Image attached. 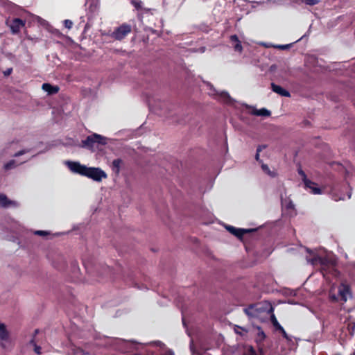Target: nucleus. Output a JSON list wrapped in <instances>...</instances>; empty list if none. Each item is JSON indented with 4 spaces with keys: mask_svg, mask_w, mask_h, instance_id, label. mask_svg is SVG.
Wrapping results in <instances>:
<instances>
[{
    "mask_svg": "<svg viewBox=\"0 0 355 355\" xmlns=\"http://www.w3.org/2000/svg\"><path fill=\"white\" fill-rule=\"evenodd\" d=\"M282 333V335L283 336L286 338L287 340H288V334H286V332L285 331V330L283 329V331H280Z\"/></svg>",
    "mask_w": 355,
    "mask_h": 355,
    "instance_id": "40",
    "label": "nucleus"
},
{
    "mask_svg": "<svg viewBox=\"0 0 355 355\" xmlns=\"http://www.w3.org/2000/svg\"><path fill=\"white\" fill-rule=\"evenodd\" d=\"M306 261L313 266H319L322 272L330 270L335 264V261L328 257L313 256L312 258L307 257Z\"/></svg>",
    "mask_w": 355,
    "mask_h": 355,
    "instance_id": "5",
    "label": "nucleus"
},
{
    "mask_svg": "<svg viewBox=\"0 0 355 355\" xmlns=\"http://www.w3.org/2000/svg\"><path fill=\"white\" fill-rule=\"evenodd\" d=\"M64 25L67 28L70 29L73 26V22L69 19H65L64 21Z\"/></svg>",
    "mask_w": 355,
    "mask_h": 355,
    "instance_id": "35",
    "label": "nucleus"
},
{
    "mask_svg": "<svg viewBox=\"0 0 355 355\" xmlns=\"http://www.w3.org/2000/svg\"><path fill=\"white\" fill-rule=\"evenodd\" d=\"M131 3L137 10L142 8L143 2L141 0H131Z\"/></svg>",
    "mask_w": 355,
    "mask_h": 355,
    "instance_id": "29",
    "label": "nucleus"
},
{
    "mask_svg": "<svg viewBox=\"0 0 355 355\" xmlns=\"http://www.w3.org/2000/svg\"><path fill=\"white\" fill-rule=\"evenodd\" d=\"M330 194L335 201L345 200L351 198L352 191L347 182H335L331 188Z\"/></svg>",
    "mask_w": 355,
    "mask_h": 355,
    "instance_id": "4",
    "label": "nucleus"
},
{
    "mask_svg": "<svg viewBox=\"0 0 355 355\" xmlns=\"http://www.w3.org/2000/svg\"><path fill=\"white\" fill-rule=\"evenodd\" d=\"M270 319H271V322H272V324H273V326L278 330L279 331H283V327H282V325L278 322L275 314L273 313V312L272 313L270 314Z\"/></svg>",
    "mask_w": 355,
    "mask_h": 355,
    "instance_id": "26",
    "label": "nucleus"
},
{
    "mask_svg": "<svg viewBox=\"0 0 355 355\" xmlns=\"http://www.w3.org/2000/svg\"><path fill=\"white\" fill-rule=\"evenodd\" d=\"M230 40L235 51H242L243 47L241 41L239 40L236 35H231L230 37Z\"/></svg>",
    "mask_w": 355,
    "mask_h": 355,
    "instance_id": "17",
    "label": "nucleus"
},
{
    "mask_svg": "<svg viewBox=\"0 0 355 355\" xmlns=\"http://www.w3.org/2000/svg\"><path fill=\"white\" fill-rule=\"evenodd\" d=\"M245 313L251 318H259L262 313L270 315L274 311V308L268 301H263L252 304L244 309Z\"/></svg>",
    "mask_w": 355,
    "mask_h": 355,
    "instance_id": "3",
    "label": "nucleus"
},
{
    "mask_svg": "<svg viewBox=\"0 0 355 355\" xmlns=\"http://www.w3.org/2000/svg\"><path fill=\"white\" fill-rule=\"evenodd\" d=\"M271 87H272V90L274 92L279 94L282 96H284V97H290L291 96L290 92L279 85H277L275 83H272Z\"/></svg>",
    "mask_w": 355,
    "mask_h": 355,
    "instance_id": "15",
    "label": "nucleus"
},
{
    "mask_svg": "<svg viewBox=\"0 0 355 355\" xmlns=\"http://www.w3.org/2000/svg\"><path fill=\"white\" fill-rule=\"evenodd\" d=\"M353 70L355 71V69H353Z\"/></svg>",
    "mask_w": 355,
    "mask_h": 355,
    "instance_id": "47",
    "label": "nucleus"
},
{
    "mask_svg": "<svg viewBox=\"0 0 355 355\" xmlns=\"http://www.w3.org/2000/svg\"><path fill=\"white\" fill-rule=\"evenodd\" d=\"M108 139L101 135L94 133L86 137L85 139L81 141L80 147L89 150H93L96 144L106 145Z\"/></svg>",
    "mask_w": 355,
    "mask_h": 355,
    "instance_id": "6",
    "label": "nucleus"
},
{
    "mask_svg": "<svg viewBox=\"0 0 355 355\" xmlns=\"http://www.w3.org/2000/svg\"><path fill=\"white\" fill-rule=\"evenodd\" d=\"M352 297L351 286L346 282H341L337 287L333 285L328 292V300L332 303L344 304Z\"/></svg>",
    "mask_w": 355,
    "mask_h": 355,
    "instance_id": "2",
    "label": "nucleus"
},
{
    "mask_svg": "<svg viewBox=\"0 0 355 355\" xmlns=\"http://www.w3.org/2000/svg\"><path fill=\"white\" fill-rule=\"evenodd\" d=\"M281 202H282V205L283 207H284L285 208H286L287 209H293L294 207V205L293 203V202L289 200V199H286V198H284L282 195L281 196Z\"/></svg>",
    "mask_w": 355,
    "mask_h": 355,
    "instance_id": "23",
    "label": "nucleus"
},
{
    "mask_svg": "<svg viewBox=\"0 0 355 355\" xmlns=\"http://www.w3.org/2000/svg\"><path fill=\"white\" fill-rule=\"evenodd\" d=\"M65 165L72 173L87 177L96 182H101L107 178L106 173L98 167H88L73 161H66Z\"/></svg>",
    "mask_w": 355,
    "mask_h": 355,
    "instance_id": "1",
    "label": "nucleus"
},
{
    "mask_svg": "<svg viewBox=\"0 0 355 355\" xmlns=\"http://www.w3.org/2000/svg\"><path fill=\"white\" fill-rule=\"evenodd\" d=\"M85 6L88 17L90 19L97 15L99 10L100 1L99 0H87Z\"/></svg>",
    "mask_w": 355,
    "mask_h": 355,
    "instance_id": "10",
    "label": "nucleus"
},
{
    "mask_svg": "<svg viewBox=\"0 0 355 355\" xmlns=\"http://www.w3.org/2000/svg\"><path fill=\"white\" fill-rule=\"evenodd\" d=\"M39 332V329H35V331H34V336L37 334Z\"/></svg>",
    "mask_w": 355,
    "mask_h": 355,
    "instance_id": "44",
    "label": "nucleus"
},
{
    "mask_svg": "<svg viewBox=\"0 0 355 355\" xmlns=\"http://www.w3.org/2000/svg\"><path fill=\"white\" fill-rule=\"evenodd\" d=\"M35 155H33L31 157H23L21 160H17V159H11L9 162H8L6 164H4V169L6 171L11 170L17 166L26 162L28 161L31 157H34Z\"/></svg>",
    "mask_w": 355,
    "mask_h": 355,
    "instance_id": "12",
    "label": "nucleus"
},
{
    "mask_svg": "<svg viewBox=\"0 0 355 355\" xmlns=\"http://www.w3.org/2000/svg\"><path fill=\"white\" fill-rule=\"evenodd\" d=\"M351 355H355V352H354V353H353L352 354H351Z\"/></svg>",
    "mask_w": 355,
    "mask_h": 355,
    "instance_id": "46",
    "label": "nucleus"
},
{
    "mask_svg": "<svg viewBox=\"0 0 355 355\" xmlns=\"http://www.w3.org/2000/svg\"><path fill=\"white\" fill-rule=\"evenodd\" d=\"M205 47L202 48V51H201V52H204V51H205Z\"/></svg>",
    "mask_w": 355,
    "mask_h": 355,
    "instance_id": "45",
    "label": "nucleus"
},
{
    "mask_svg": "<svg viewBox=\"0 0 355 355\" xmlns=\"http://www.w3.org/2000/svg\"><path fill=\"white\" fill-rule=\"evenodd\" d=\"M265 334L263 331H259L258 333V337L260 340H263L265 338Z\"/></svg>",
    "mask_w": 355,
    "mask_h": 355,
    "instance_id": "36",
    "label": "nucleus"
},
{
    "mask_svg": "<svg viewBox=\"0 0 355 355\" xmlns=\"http://www.w3.org/2000/svg\"><path fill=\"white\" fill-rule=\"evenodd\" d=\"M116 341L118 344H120L123 347L126 346L128 345H129L130 343V341L129 340H123V339H119V338H116ZM120 349L121 350H124V348L123 347H121Z\"/></svg>",
    "mask_w": 355,
    "mask_h": 355,
    "instance_id": "30",
    "label": "nucleus"
},
{
    "mask_svg": "<svg viewBox=\"0 0 355 355\" xmlns=\"http://www.w3.org/2000/svg\"><path fill=\"white\" fill-rule=\"evenodd\" d=\"M190 349L192 352V355H194L195 349H194V346H193V342L192 340H191V343H190Z\"/></svg>",
    "mask_w": 355,
    "mask_h": 355,
    "instance_id": "38",
    "label": "nucleus"
},
{
    "mask_svg": "<svg viewBox=\"0 0 355 355\" xmlns=\"http://www.w3.org/2000/svg\"><path fill=\"white\" fill-rule=\"evenodd\" d=\"M25 20L20 18H15L12 20L7 19L6 24L10 28L13 34H17L20 29L25 26Z\"/></svg>",
    "mask_w": 355,
    "mask_h": 355,
    "instance_id": "11",
    "label": "nucleus"
},
{
    "mask_svg": "<svg viewBox=\"0 0 355 355\" xmlns=\"http://www.w3.org/2000/svg\"><path fill=\"white\" fill-rule=\"evenodd\" d=\"M9 338V332L6 329V326L3 323L0 322V340L5 341Z\"/></svg>",
    "mask_w": 355,
    "mask_h": 355,
    "instance_id": "19",
    "label": "nucleus"
},
{
    "mask_svg": "<svg viewBox=\"0 0 355 355\" xmlns=\"http://www.w3.org/2000/svg\"><path fill=\"white\" fill-rule=\"evenodd\" d=\"M162 355H174V353L171 350H167Z\"/></svg>",
    "mask_w": 355,
    "mask_h": 355,
    "instance_id": "39",
    "label": "nucleus"
},
{
    "mask_svg": "<svg viewBox=\"0 0 355 355\" xmlns=\"http://www.w3.org/2000/svg\"><path fill=\"white\" fill-rule=\"evenodd\" d=\"M30 345H33L34 347V352L40 355L42 354V352H41V347L38 345H36L35 342V340H34V338H32L30 342H29Z\"/></svg>",
    "mask_w": 355,
    "mask_h": 355,
    "instance_id": "28",
    "label": "nucleus"
},
{
    "mask_svg": "<svg viewBox=\"0 0 355 355\" xmlns=\"http://www.w3.org/2000/svg\"><path fill=\"white\" fill-rule=\"evenodd\" d=\"M266 148V145H259L257 148V153H260L261 151H262L263 149H264Z\"/></svg>",
    "mask_w": 355,
    "mask_h": 355,
    "instance_id": "37",
    "label": "nucleus"
},
{
    "mask_svg": "<svg viewBox=\"0 0 355 355\" xmlns=\"http://www.w3.org/2000/svg\"><path fill=\"white\" fill-rule=\"evenodd\" d=\"M50 234L48 231H44V230H36L34 232V234L41 236H45Z\"/></svg>",
    "mask_w": 355,
    "mask_h": 355,
    "instance_id": "32",
    "label": "nucleus"
},
{
    "mask_svg": "<svg viewBox=\"0 0 355 355\" xmlns=\"http://www.w3.org/2000/svg\"><path fill=\"white\" fill-rule=\"evenodd\" d=\"M252 114L256 116H269L270 115V112L266 108H261L260 110L254 109L252 111Z\"/></svg>",
    "mask_w": 355,
    "mask_h": 355,
    "instance_id": "20",
    "label": "nucleus"
},
{
    "mask_svg": "<svg viewBox=\"0 0 355 355\" xmlns=\"http://www.w3.org/2000/svg\"><path fill=\"white\" fill-rule=\"evenodd\" d=\"M306 189H309L310 192L313 194H320L321 189L317 186V184L312 182V184L309 186H305Z\"/></svg>",
    "mask_w": 355,
    "mask_h": 355,
    "instance_id": "21",
    "label": "nucleus"
},
{
    "mask_svg": "<svg viewBox=\"0 0 355 355\" xmlns=\"http://www.w3.org/2000/svg\"><path fill=\"white\" fill-rule=\"evenodd\" d=\"M291 45V44H279V45L274 46V47L276 49H281V50H286L290 48Z\"/></svg>",
    "mask_w": 355,
    "mask_h": 355,
    "instance_id": "33",
    "label": "nucleus"
},
{
    "mask_svg": "<svg viewBox=\"0 0 355 355\" xmlns=\"http://www.w3.org/2000/svg\"><path fill=\"white\" fill-rule=\"evenodd\" d=\"M297 171L304 184V186H309L312 184V181L307 178L306 173L302 168H298Z\"/></svg>",
    "mask_w": 355,
    "mask_h": 355,
    "instance_id": "22",
    "label": "nucleus"
},
{
    "mask_svg": "<svg viewBox=\"0 0 355 355\" xmlns=\"http://www.w3.org/2000/svg\"><path fill=\"white\" fill-rule=\"evenodd\" d=\"M226 229L233 235L239 239L241 238L245 234L254 231L253 229L236 228L230 225H227Z\"/></svg>",
    "mask_w": 355,
    "mask_h": 355,
    "instance_id": "13",
    "label": "nucleus"
},
{
    "mask_svg": "<svg viewBox=\"0 0 355 355\" xmlns=\"http://www.w3.org/2000/svg\"><path fill=\"white\" fill-rule=\"evenodd\" d=\"M304 3L309 6H314L318 3V0H302Z\"/></svg>",
    "mask_w": 355,
    "mask_h": 355,
    "instance_id": "34",
    "label": "nucleus"
},
{
    "mask_svg": "<svg viewBox=\"0 0 355 355\" xmlns=\"http://www.w3.org/2000/svg\"><path fill=\"white\" fill-rule=\"evenodd\" d=\"M131 31V26L127 24H123L112 33L113 38L117 40L123 39Z\"/></svg>",
    "mask_w": 355,
    "mask_h": 355,
    "instance_id": "9",
    "label": "nucleus"
},
{
    "mask_svg": "<svg viewBox=\"0 0 355 355\" xmlns=\"http://www.w3.org/2000/svg\"><path fill=\"white\" fill-rule=\"evenodd\" d=\"M261 168L270 177L275 178L277 176V172L275 171H271L267 164L262 163Z\"/></svg>",
    "mask_w": 355,
    "mask_h": 355,
    "instance_id": "24",
    "label": "nucleus"
},
{
    "mask_svg": "<svg viewBox=\"0 0 355 355\" xmlns=\"http://www.w3.org/2000/svg\"><path fill=\"white\" fill-rule=\"evenodd\" d=\"M207 87L209 89V95L213 96L215 99L223 102L227 104H232L233 103V99L231 98L230 94L225 91L218 92L217 91L213 85L207 83Z\"/></svg>",
    "mask_w": 355,
    "mask_h": 355,
    "instance_id": "7",
    "label": "nucleus"
},
{
    "mask_svg": "<svg viewBox=\"0 0 355 355\" xmlns=\"http://www.w3.org/2000/svg\"><path fill=\"white\" fill-rule=\"evenodd\" d=\"M87 353H85L82 349L77 347H73L71 348V352H70V355H87Z\"/></svg>",
    "mask_w": 355,
    "mask_h": 355,
    "instance_id": "27",
    "label": "nucleus"
},
{
    "mask_svg": "<svg viewBox=\"0 0 355 355\" xmlns=\"http://www.w3.org/2000/svg\"><path fill=\"white\" fill-rule=\"evenodd\" d=\"M42 89L47 92L48 94H55L59 91V88L57 86H53L49 83H44L42 86Z\"/></svg>",
    "mask_w": 355,
    "mask_h": 355,
    "instance_id": "18",
    "label": "nucleus"
},
{
    "mask_svg": "<svg viewBox=\"0 0 355 355\" xmlns=\"http://www.w3.org/2000/svg\"><path fill=\"white\" fill-rule=\"evenodd\" d=\"M12 71V69H8L6 72L5 75H9Z\"/></svg>",
    "mask_w": 355,
    "mask_h": 355,
    "instance_id": "43",
    "label": "nucleus"
},
{
    "mask_svg": "<svg viewBox=\"0 0 355 355\" xmlns=\"http://www.w3.org/2000/svg\"><path fill=\"white\" fill-rule=\"evenodd\" d=\"M83 264L87 272L91 275H103L104 274H110L111 269L107 266H92L90 263L83 261Z\"/></svg>",
    "mask_w": 355,
    "mask_h": 355,
    "instance_id": "8",
    "label": "nucleus"
},
{
    "mask_svg": "<svg viewBox=\"0 0 355 355\" xmlns=\"http://www.w3.org/2000/svg\"><path fill=\"white\" fill-rule=\"evenodd\" d=\"M121 164H122V160L121 159H114L112 163V169L115 172L119 173L121 169Z\"/></svg>",
    "mask_w": 355,
    "mask_h": 355,
    "instance_id": "25",
    "label": "nucleus"
},
{
    "mask_svg": "<svg viewBox=\"0 0 355 355\" xmlns=\"http://www.w3.org/2000/svg\"><path fill=\"white\" fill-rule=\"evenodd\" d=\"M349 328L352 329V331L355 329V324H349Z\"/></svg>",
    "mask_w": 355,
    "mask_h": 355,
    "instance_id": "42",
    "label": "nucleus"
},
{
    "mask_svg": "<svg viewBox=\"0 0 355 355\" xmlns=\"http://www.w3.org/2000/svg\"><path fill=\"white\" fill-rule=\"evenodd\" d=\"M19 204L13 200H9L5 194L0 193V207L7 208L10 207H17Z\"/></svg>",
    "mask_w": 355,
    "mask_h": 355,
    "instance_id": "14",
    "label": "nucleus"
},
{
    "mask_svg": "<svg viewBox=\"0 0 355 355\" xmlns=\"http://www.w3.org/2000/svg\"><path fill=\"white\" fill-rule=\"evenodd\" d=\"M14 144H11L10 146V148L11 149L12 147H13ZM33 150V148H23L17 152H15L13 153L11 150L8 152V153H6L7 154H8L10 156H12L14 157H19L20 156H22V155H26L29 153H31V151Z\"/></svg>",
    "mask_w": 355,
    "mask_h": 355,
    "instance_id": "16",
    "label": "nucleus"
},
{
    "mask_svg": "<svg viewBox=\"0 0 355 355\" xmlns=\"http://www.w3.org/2000/svg\"><path fill=\"white\" fill-rule=\"evenodd\" d=\"M243 355H257L254 348L251 346L248 347Z\"/></svg>",
    "mask_w": 355,
    "mask_h": 355,
    "instance_id": "31",
    "label": "nucleus"
},
{
    "mask_svg": "<svg viewBox=\"0 0 355 355\" xmlns=\"http://www.w3.org/2000/svg\"><path fill=\"white\" fill-rule=\"evenodd\" d=\"M255 159H256V160H257V161H258V162H261V161L259 159V153H257V152L256 155H255Z\"/></svg>",
    "mask_w": 355,
    "mask_h": 355,
    "instance_id": "41",
    "label": "nucleus"
}]
</instances>
